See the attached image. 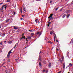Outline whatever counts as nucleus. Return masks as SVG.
<instances>
[{
  "instance_id": "1",
  "label": "nucleus",
  "mask_w": 73,
  "mask_h": 73,
  "mask_svg": "<svg viewBox=\"0 0 73 73\" xmlns=\"http://www.w3.org/2000/svg\"><path fill=\"white\" fill-rule=\"evenodd\" d=\"M52 16H53V14H50V15L49 17H48V19H49V21H51V20H53V17H52Z\"/></svg>"
},
{
  "instance_id": "2",
  "label": "nucleus",
  "mask_w": 73,
  "mask_h": 73,
  "mask_svg": "<svg viewBox=\"0 0 73 73\" xmlns=\"http://www.w3.org/2000/svg\"><path fill=\"white\" fill-rule=\"evenodd\" d=\"M11 52H9L8 53V54L7 55V58H9V57L11 56V55L10 54H11Z\"/></svg>"
},
{
  "instance_id": "3",
  "label": "nucleus",
  "mask_w": 73,
  "mask_h": 73,
  "mask_svg": "<svg viewBox=\"0 0 73 73\" xmlns=\"http://www.w3.org/2000/svg\"><path fill=\"white\" fill-rule=\"evenodd\" d=\"M63 59H64L62 57H60L59 59V61L60 62H61V63L62 62V61H63Z\"/></svg>"
},
{
  "instance_id": "4",
  "label": "nucleus",
  "mask_w": 73,
  "mask_h": 73,
  "mask_svg": "<svg viewBox=\"0 0 73 73\" xmlns=\"http://www.w3.org/2000/svg\"><path fill=\"white\" fill-rule=\"evenodd\" d=\"M41 33H42V32L40 33V32L38 31V32L37 33L36 35H39V37H40L41 35V34H42Z\"/></svg>"
},
{
  "instance_id": "5",
  "label": "nucleus",
  "mask_w": 73,
  "mask_h": 73,
  "mask_svg": "<svg viewBox=\"0 0 73 73\" xmlns=\"http://www.w3.org/2000/svg\"><path fill=\"white\" fill-rule=\"evenodd\" d=\"M54 41H55L56 40V38H57V36H56V34H54Z\"/></svg>"
},
{
  "instance_id": "6",
  "label": "nucleus",
  "mask_w": 73,
  "mask_h": 73,
  "mask_svg": "<svg viewBox=\"0 0 73 73\" xmlns=\"http://www.w3.org/2000/svg\"><path fill=\"white\" fill-rule=\"evenodd\" d=\"M4 9V7L2 6V7H1L0 9V11H2V12H3V9Z\"/></svg>"
},
{
  "instance_id": "7",
  "label": "nucleus",
  "mask_w": 73,
  "mask_h": 73,
  "mask_svg": "<svg viewBox=\"0 0 73 73\" xmlns=\"http://www.w3.org/2000/svg\"><path fill=\"white\" fill-rule=\"evenodd\" d=\"M66 17H67V19H68V18H69V17L70 16V14H67L66 15Z\"/></svg>"
},
{
  "instance_id": "8",
  "label": "nucleus",
  "mask_w": 73,
  "mask_h": 73,
  "mask_svg": "<svg viewBox=\"0 0 73 73\" xmlns=\"http://www.w3.org/2000/svg\"><path fill=\"white\" fill-rule=\"evenodd\" d=\"M23 10L25 12H26L27 11L25 10V7H24L23 8Z\"/></svg>"
},
{
  "instance_id": "9",
  "label": "nucleus",
  "mask_w": 73,
  "mask_h": 73,
  "mask_svg": "<svg viewBox=\"0 0 73 73\" xmlns=\"http://www.w3.org/2000/svg\"><path fill=\"white\" fill-rule=\"evenodd\" d=\"M14 27V29H18V28L17 27L15 26H13Z\"/></svg>"
},
{
  "instance_id": "10",
  "label": "nucleus",
  "mask_w": 73,
  "mask_h": 73,
  "mask_svg": "<svg viewBox=\"0 0 73 73\" xmlns=\"http://www.w3.org/2000/svg\"><path fill=\"white\" fill-rule=\"evenodd\" d=\"M9 19H8L6 20L5 21L6 23H8V22H9Z\"/></svg>"
},
{
  "instance_id": "11",
  "label": "nucleus",
  "mask_w": 73,
  "mask_h": 73,
  "mask_svg": "<svg viewBox=\"0 0 73 73\" xmlns=\"http://www.w3.org/2000/svg\"><path fill=\"white\" fill-rule=\"evenodd\" d=\"M28 39H29V40H30V39H31V36H27Z\"/></svg>"
},
{
  "instance_id": "12",
  "label": "nucleus",
  "mask_w": 73,
  "mask_h": 73,
  "mask_svg": "<svg viewBox=\"0 0 73 73\" xmlns=\"http://www.w3.org/2000/svg\"><path fill=\"white\" fill-rule=\"evenodd\" d=\"M21 38V39H23V38H24V39H25V36H23Z\"/></svg>"
},
{
  "instance_id": "13",
  "label": "nucleus",
  "mask_w": 73,
  "mask_h": 73,
  "mask_svg": "<svg viewBox=\"0 0 73 73\" xmlns=\"http://www.w3.org/2000/svg\"><path fill=\"white\" fill-rule=\"evenodd\" d=\"M52 65V64L51 63H50L48 64V67H51V66Z\"/></svg>"
},
{
  "instance_id": "14",
  "label": "nucleus",
  "mask_w": 73,
  "mask_h": 73,
  "mask_svg": "<svg viewBox=\"0 0 73 73\" xmlns=\"http://www.w3.org/2000/svg\"><path fill=\"white\" fill-rule=\"evenodd\" d=\"M65 16H66V14H64L62 16L63 18H64V17H65Z\"/></svg>"
},
{
  "instance_id": "15",
  "label": "nucleus",
  "mask_w": 73,
  "mask_h": 73,
  "mask_svg": "<svg viewBox=\"0 0 73 73\" xmlns=\"http://www.w3.org/2000/svg\"><path fill=\"white\" fill-rule=\"evenodd\" d=\"M34 35V33H32L31 34V37H33V36Z\"/></svg>"
},
{
  "instance_id": "16",
  "label": "nucleus",
  "mask_w": 73,
  "mask_h": 73,
  "mask_svg": "<svg viewBox=\"0 0 73 73\" xmlns=\"http://www.w3.org/2000/svg\"><path fill=\"white\" fill-rule=\"evenodd\" d=\"M48 43H50V44H53V42L49 41L48 42Z\"/></svg>"
},
{
  "instance_id": "17",
  "label": "nucleus",
  "mask_w": 73,
  "mask_h": 73,
  "mask_svg": "<svg viewBox=\"0 0 73 73\" xmlns=\"http://www.w3.org/2000/svg\"><path fill=\"white\" fill-rule=\"evenodd\" d=\"M69 52H68L67 53V56H69Z\"/></svg>"
},
{
  "instance_id": "18",
  "label": "nucleus",
  "mask_w": 73,
  "mask_h": 73,
  "mask_svg": "<svg viewBox=\"0 0 73 73\" xmlns=\"http://www.w3.org/2000/svg\"><path fill=\"white\" fill-rule=\"evenodd\" d=\"M20 31V29H19L17 30V32H19Z\"/></svg>"
},
{
  "instance_id": "19",
  "label": "nucleus",
  "mask_w": 73,
  "mask_h": 73,
  "mask_svg": "<svg viewBox=\"0 0 73 73\" xmlns=\"http://www.w3.org/2000/svg\"><path fill=\"white\" fill-rule=\"evenodd\" d=\"M15 61H16V62H17L19 61V60H18V59H15Z\"/></svg>"
},
{
  "instance_id": "20",
  "label": "nucleus",
  "mask_w": 73,
  "mask_h": 73,
  "mask_svg": "<svg viewBox=\"0 0 73 73\" xmlns=\"http://www.w3.org/2000/svg\"><path fill=\"white\" fill-rule=\"evenodd\" d=\"M58 9V7L56 8L55 9V11H57Z\"/></svg>"
},
{
  "instance_id": "21",
  "label": "nucleus",
  "mask_w": 73,
  "mask_h": 73,
  "mask_svg": "<svg viewBox=\"0 0 73 73\" xmlns=\"http://www.w3.org/2000/svg\"><path fill=\"white\" fill-rule=\"evenodd\" d=\"M69 66H72V64L71 63H70L69 64Z\"/></svg>"
},
{
  "instance_id": "22",
  "label": "nucleus",
  "mask_w": 73,
  "mask_h": 73,
  "mask_svg": "<svg viewBox=\"0 0 73 73\" xmlns=\"http://www.w3.org/2000/svg\"><path fill=\"white\" fill-rule=\"evenodd\" d=\"M38 20V19H36V20H35V22L36 23H37V21Z\"/></svg>"
},
{
  "instance_id": "23",
  "label": "nucleus",
  "mask_w": 73,
  "mask_h": 73,
  "mask_svg": "<svg viewBox=\"0 0 73 73\" xmlns=\"http://www.w3.org/2000/svg\"><path fill=\"white\" fill-rule=\"evenodd\" d=\"M20 11H21V13H23V11H22V9H21Z\"/></svg>"
},
{
  "instance_id": "24",
  "label": "nucleus",
  "mask_w": 73,
  "mask_h": 73,
  "mask_svg": "<svg viewBox=\"0 0 73 73\" xmlns=\"http://www.w3.org/2000/svg\"><path fill=\"white\" fill-rule=\"evenodd\" d=\"M39 60H41V57L40 56V55H39Z\"/></svg>"
},
{
  "instance_id": "25",
  "label": "nucleus",
  "mask_w": 73,
  "mask_h": 73,
  "mask_svg": "<svg viewBox=\"0 0 73 73\" xmlns=\"http://www.w3.org/2000/svg\"><path fill=\"white\" fill-rule=\"evenodd\" d=\"M10 1H11V0H7V2H10Z\"/></svg>"
},
{
  "instance_id": "26",
  "label": "nucleus",
  "mask_w": 73,
  "mask_h": 73,
  "mask_svg": "<svg viewBox=\"0 0 73 73\" xmlns=\"http://www.w3.org/2000/svg\"><path fill=\"white\" fill-rule=\"evenodd\" d=\"M50 35H52L53 32H50Z\"/></svg>"
},
{
  "instance_id": "27",
  "label": "nucleus",
  "mask_w": 73,
  "mask_h": 73,
  "mask_svg": "<svg viewBox=\"0 0 73 73\" xmlns=\"http://www.w3.org/2000/svg\"><path fill=\"white\" fill-rule=\"evenodd\" d=\"M29 32H32V30H29Z\"/></svg>"
},
{
  "instance_id": "28",
  "label": "nucleus",
  "mask_w": 73,
  "mask_h": 73,
  "mask_svg": "<svg viewBox=\"0 0 73 73\" xmlns=\"http://www.w3.org/2000/svg\"><path fill=\"white\" fill-rule=\"evenodd\" d=\"M39 65H40V66H42V65H41V63L40 62H39Z\"/></svg>"
},
{
  "instance_id": "29",
  "label": "nucleus",
  "mask_w": 73,
  "mask_h": 73,
  "mask_svg": "<svg viewBox=\"0 0 73 73\" xmlns=\"http://www.w3.org/2000/svg\"><path fill=\"white\" fill-rule=\"evenodd\" d=\"M7 4H7L6 5H3V7H6V5H7Z\"/></svg>"
},
{
  "instance_id": "30",
  "label": "nucleus",
  "mask_w": 73,
  "mask_h": 73,
  "mask_svg": "<svg viewBox=\"0 0 73 73\" xmlns=\"http://www.w3.org/2000/svg\"><path fill=\"white\" fill-rule=\"evenodd\" d=\"M48 24L49 25L51 23L50 22H48Z\"/></svg>"
},
{
  "instance_id": "31",
  "label": "nucleus",
  "mask_w": 73,
  "mask_h": 73,
  "mask_svg": "<svg viewBox=\"0 0 73 73\" xmlns=\"http://www.w3.org/2000/svg\"><path fill=\"white\" fill-rule=\"evenodd\" d=\"M4 20L3 19H1V21H3V20Z\"/></svg>"
},
{
  "instance_id": "32",
  "label": "nucleus",
  "mask_w": 73,
  "mask_h": 73,
  "mask_svg": "<svg viewBox=\"0 0 73 73\" xmlns=\"http://www.w3.org/2000/svg\"><path fill=\"white\" fill-rule=\"evenodd\" d=\"M45 72H46V73H48V70H46L45 71Z\"/></svg>"
},
{
  "instance_id": "33",
  "label": "nucleus",
  "mask_w": 73,
  "mask_h": 73,
  "mask_svg": "<svg viewBox=\"0 0 73 73\" xmlns=\"http://www.w3.org/2000/svg\"><path fill=\"white\" fill-rule=\"evenodd\" d=\"M65 65H64V66L63 67V69H64V68H65Z\"/></svg>"
},
{
  "instance_id": "34",
  "label": "nucleus",
  "mask_w": 73,
  "mask_h": 73,
  "mask_svg": "<svg viewBox=\"0 0 73 73\" xmlns=\"http://www.w3.org/2000/svg\"><path fill=\"white\" fill-rule=\"evenodd\" d=\"M12 49L9 52H10V53H12V52H11V51H12Z\"/></svg>"
},
{
  "instance_id": "35",
  "label": "nucleus",
  "mask_w": 73,
  "mask_h": 73,
  "mask_svg": "<svg viewBox=\"0 0 73 73\" xmlns=\"http://www.w3.org/2000/svg\"><path fill=\"white\" fill-rule=\"evenodd\" d=\"M13 13H14L15 15H16V12H15L13 11Z\"/></svg>"
},
{
  "instance_id": "36",
  "label": "nucleus",
  "mask_w": 73,
  "mask_h": 73,
  "mask_svg": "<svg viewBox=\"0 0 73 73\" xmlns=\"http://www.w3.org/2000/svg\"><path fill=\"white\" fill-rule=\"evenodd\" d=\"M9 44H12V41H10L9 42Z\"/></svg>"
},
{
  "instance_id": "37",
  "label": "nucleus",
  "mask_w": 73,
  "mask_h": 73,
  "mask_svg": "<svg viewBox=\"0 0 73 73\" xmlns=\"http://www.w3.org/2000/svg\"><path fill=\"white\" fill-rule=\"evenodd\" d=\"M18 43H17L15 45H16L17 46H18Z\"/></svg>"
},
{
  "instance_id": "38",
  "label": "nucleus",
  "mask_w": 73,
  "mask_h": 73,
  "mask_svg": "<svg viewBox=\"0 0 73 73\" xmlns=\"http://www.w3.org/2000/svg\"><path fill=\"white\" fill-rule=\"evenodd\" d=\"M52 1H50V3L51 5L52 4Z\"/></svg>"
},
{
  "instance_id": "39",
  "label": "nucleus",
  "mask_w": 73,
  "mask_h": 73,
  "mask_svg": "<svg viewBox=\"0 0 73 73\" xmlns=\"http://www.w3.org/2000/svg\"><path fill=\"white\" fill-rule=\"evenodd\" d=\"M71 42L73 44V40H71Z\"/></svg>"
},
{
  "instance_id": "40",
  "label": "nucleus",
  "mask_w": 73,
  "mask_h": 73,
  "mask_svg": "<svg viewBox=\"0 0 73 73\" xmlns=\"http://www.w3.org/2000/svg\"><path fill=\"white\" fill-rule=\"evenodd\" d=\"M71 4H73V1H72V2L71 3Z\"/></svg>"
},
{
  "instance_id": "41",
  "label": "nucleus",
  "mask_w": 73,
  "mask_h": 73,
  "mask_svg": "<svg viewBox=\"0 0 73 73\" xmlns=\"http://www.w3.org/2000/svg\"><path fill=\"white\" fill-rule=\"evenodd\" d=\"M23 19L22 18H21V20H23Z\"/></svg>"
},
{
  "instance_id": "42",
  "label": "nucleus",
  "mask_w": 73,
  "mask_h": 73,
  "mask_svg": "<svg viewBox=\"0 0 73 73\" xmlns=\"http://www.w3.org/2000/svg\"><path fill=\"white\" fill-rule=\"evenodd\" d=\"M63 65H65V63H64V62H63Z\"/></svg>"
},
{
  "instance_id": "43",
  "label": "nucleus",
  "mask_w": 73,
  "mask_h": 73,
  "mask_svg": "<svg viewBox=\"0 0 73 73\" xmlns=\"http://www.w3.org/2000/svg\"><path fill=\"white\" fill-rule=\"evenodd\" d=\"M7 7V6H5V9H6V8Z\"/></svg>"
},
{
  "instance_id": "44",
  "label": "nucleus",
  "mask_w": 73,
  "mask_h": 73,
  "mask_svg": "<svg viewBox=\"0 0 73 73\" xmlns=\"http://www.w3.org/2000/svg\"><path fill=\"white\" fill-rule=\"evenodd\" d=\"M25 17V15H22V17Z\"/></svg>"
},
{
  "instance_id": "45",
  "label": "nucleus",
  "mask_w": 73,
  "mask_h": 73,
  "mask_svg": "<svg viewBox=\"0 0 73 73\" xmlns=\"http://www.w3.org/2000/svg\"><path fill=\"white\" fill-rule=\"evenodd\" d=\"M56 42H58V40H56Z\"/></svg>"
},
{
  "instance_id": "46",
  "label": "nucleus",
  "mask_w": 73,
  "mask_h": 73,
  "mask_svg": "<svg viewBox=\"0 0 73 73\" xmlns=\"http://www.w3.org/2000/svg\"><path fill=\"white\" fill-rule=\"evenodd\" d=\"M19 57H18V59H17V60H19Z\"/></svg>"
},
{
  "instance_id": "47",
  "label": "nucleus",
  "mask_w": 73,
  "mask_h": 73,
  "mask_svg": "<svg viewBox=\"0 0 73 73\" xmlns=\"http://www.w3.org/2000/svg\"><path fill=\"white\" fill-rule=\"evenodd\" d=\"M52 27L51 28H50V30H52Z\"/></svg>"
},
{
  "instance_id": "48",
  "label": "nucleus",
  "mask_w": 73,
  "mask_h": 73,
  "mask_svg": "<svg viewBox=\"0 0 73 73\" xmlns=\"http://www.w3.org/2000/svg\"><path fill=\"white\" fill-rule=\"evenodd\" d=\"M24 34H22V36H24Z\"/></svg>"
},
{
  "instance_id": "49",
  "label": "nucleus",
  "mask_w": 73,
  "mask_h": 73,
  "mask_svg": "<svg viewBox=\"0 0 73 73\" xmlns=\"http://www.w3.org/2000/svg\"><path fill=\"white\" fill-rule=\"evenodd\" d=\"M41 53V51H40V52L39 53V54H40V53Z\"/></svg>"
},
{
  "instance_id": "50",
  "label": "nucleus",
  "mask_w": 73,
  "mask_h": 73,
  "mask_svg": "<svg viewBox=\"0 0 73 73\" xmlns=\"http://www.w3.org/2000/svg\"><path fill=\"white\" fill-rule=\"evenodd\" d=\"M4 65V64L3 63L2 65V66H3Z\"/></svg>"
},
{
  "instance_id": "51",
  "label": "nucleus",
  "mask_w": 73,
  "mask_h": 73,
  "mask_svg": "<svg viewBox=\"0 0 73 73\" xmlns=\"http://www.w3.org/2000/svg\"><path fill=\"white\" fill-rule=\"evenodd\" d=\"M43 72H45V70H43Z\"/></svg>"
},
{
  "instance_id": "52",
  "label": "nucleus",
  "mask_w": 73,
  "mask_h": 73,
  "mask_svg": "<svg viewBox=\"0 0 73 73\" xmlns=\"http://www.w3.org/2000/svg\"><path fill=\"white\" fill-rule=\"evenodd\" d=\"M1 4H3V3H0V5H1Z\"/></svg>"
},
{
  "instance_id": "53",
  "label": "nucleus",
  "mask_w": 73,
  "mask_h": 73,
  "mask_svg": "<svg viewBox=\"0 0 73 73\" xmlns=\"http://www.w3.org/2000/svg\"><path fill=\"white\" fill-rule=\"evenodd\" d=\"M2 44V43H0V45H1Z\"/></svg>"
},
{
  "instance_id": "54",
  "label": "nucleus",
  "mask_w": 73,
  "mask_h": 73,
  "mask_svg": "<svg viewBox=\"0 0 73 73\" xmlns=\"http://www.w3.org/2000/svg\"><path fill=\"white\" fill-rule=\"evenodd\" d=\"M15 47H16V46H17L15 44Z\"/></svg>"
},
{
  "instance_id": "55",
  "label": "nucleus",
  "mask_w": 73,
  "mask_h": 73,
  "mask_svg": "<svg viewBox=\"0 0 73 73\" xmlns=\"http://www.w3.org/2000/svg\"><path fill=\"white\" fill-rule=\"evenodd\" d=\"M3 64H5V62H4Z\"/></svg>"
},
{
  "instance_id": "56",
  "label": "nucleus",
  "mask_w": 73,
  "mask_h": 73,
  "mask_svg": "<svg viewBox=\"0 0 73 73\" xmlns=\"http://www.w3.org/2000/svg\"><path fill=\"white\" fill-rule=\"evenodd\" d=\"M7 42L6 41H5L4 42L5 43V42Z\"/></svg>"
},
{
  "instance_id": "57",
  "label": "nucleus",
  "mask_w": 73,
  "mask_h": 73,
  "mask_svg": "<svg viewBox=\"0 0 73 73\" xmlns=\"http://www.w3.org/2000/svg\"><path fill=\"white\" fill-rule=\"evenodd\" d=\"M48 27H49V25H48Z\"/></svg>"
},
{
  "instance_id": "58",
  "label": "nucleus",
  "mask_w": 73,
  "mask_h": 73,
  "mask_svg": "<svg viewBox=\"0 0 73 73\" xmlns=\"http://www.w3.org/2000/svg\"><path fill=\"white\" fill-rule=\"evenodd\" d=\"M1 26H0V28H1Z\"/></svg>"
},
{
  "instance_id": "59",
  "label": "nucleus",
  "mask_w": 73,
  "mask_h": 73,
  "mask_svg": "<svg viewBox=\"0 0 73 73\" xmlns=\"http://www.w3.org/2000/svg\"><path fill=\"white\" fill-rule=\"evenodd\" d=\"M21 54L20 55V57H21Z\"/></svg>"
},
{
  "instance_id": "60",
  "label": "nucleus",
  "mask_w": 73,
  "mask_h": 73,
  "mask_svg": "<svg viewBox=\"0 0 73 73\" xmlns=\"http://www.w3.org/2000/svg\"><path fill=\"white\" fill-rule=\"evenodd\" d=\"M27 41H28V40H26Z\"/></svg>"
},
{
  "instance_id": "61",
  "label": "nucleus",
  "mask_w": 73,
  "mask_h": 73,
  "mask_svg": "<svg viewBox=\"0 0 73 73\" xmlns=\"http://www.w3.org/2000/svg\"><path fill=\"white\" fill-rule=\"evenodd\" d=\"M14 49H15V48H16V47H14Z\"/></svg>"
},
{
  "instance_id": "62",
  "label": "nucleus",
  "mask_w": 73,
  "mask_h": 73,
  "mask_svg": "<svg viewBox=\"0 0 73 73\" xmlns=\"http://www.w3.org/2000/svg\"><path fill=\"white\" fill-rule=\"evenodd\" d=\"M57 50L58 51V49H57Z\"/></svg>"
},
{
  "instance_id": "63",
  "label": "nucleus",
  "mask_w": 73,
  "mask_h": 73,
  "mask_svg": "<svg viewBox=\"0 0 73 73\" xmlns=\"http://www.w3.org/2000/svg\"><path fill=\"white\" fill-rule=\"evenodd\" d=\"M5 59H4V60H3V61H5Z\"/></svg>"
},
{
  "instance_id": "64",
  "label": "nucleus",
  "mask_w": 73,
  "mask_h": 73,
  "mask_svg": "<svg viewBox=\"0 0 73 73\" xmlns=\"http://www.w3.org/2000/svg\"><path fill=\"white\" fill-rule=\"evenodd\" d=\"M40 1V0L38 1V0H37V1Z\"/></svg>"
}]
</instances>
